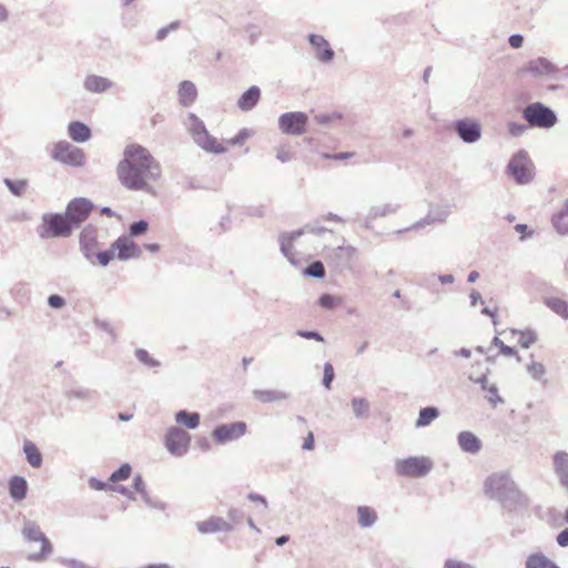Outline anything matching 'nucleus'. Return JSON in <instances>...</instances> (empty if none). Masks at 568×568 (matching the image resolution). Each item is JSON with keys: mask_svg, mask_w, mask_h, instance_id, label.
<instances>
[{"mask_svg": "<svg viewBox=\"0 0 568 568\" xmlns=\"http://www.w3.org/2000/svg\"><path fill=\"white\" fill-rule=\"evenodd\" d=\"M116 175L125 189L150 192L161 180L162 169L150 150L141 144L130 143L118 163Z\"/></svg>", "mask_w": 568, "mask_h": 568, "instance_id": "1", "label": "nucleus"}, {"mask_svg": "<svg viewBox=\"0 0 568 568\" xmlns=\"http://www.w3.org/2000/svg\"><path fill=\"white\" fill-rule=\"evenodd\" d=\"M141 254V247L130 236H120L109 250L97 253L95 257L100 265L106 266L115 257L126 261L138 258Z\"/></svg>", "mask_w": 568, "mask_h": 568, "instance_id": "2", "label": "nucleus"}, {"mask_svg": "<svg viewBox=\"0 0 568 568\" xmlns=\"http://www.w3.org/2000/svg\"><path fill=\"white\" fill-rule=\"evenodd\" d=\"M187 129L194 142L206 152L215 154L226 152V148L207 132L204 123L193 113L187 115Z\"/></svg>", "mask_w": 568, "mask_h": 568, "instance_id": "3", "label": "nucleus"}, {"mask_svg": "<svg viewBox=\"0 0 568 568\" xmlns=\"http://www.w3.org/2000/svg\"><path fill=\"white\" fill-rule=\"evenodd\" d=\"M74 226L67 217L59 213L45 214L39 227V235L42 239L67 237L72 233Z\"/></svg>", "mask_w": 568, "mask_h": 568, "instance_id": "4", "label": "nucleus"}, {"mask_svg": "<svg viewBox=\"0 0 568 568\" xmlns=\"http://www.w3.org/2000/svg\"><path fill=\"white\" fill-rule=\"evenodd\" d=\"M22 534L29 542L39 544V550L29 555V560H43L52 552V545L41 531L39 526L33 523L26 524Z\"/></svg>", "mask_w": 568, "mask_h": 568, "instance_id": "5", "label": "nucleus"}, {"mask_svg": "<svg viewBox=\"0 0 568 568\" xmlns=\"http://www.w3.org/2000/svg\"><path fill=\"white\" fill-rule=\"evenodd\" d=\"M523 115L531 126L538 128H550L557 121L555 113L539 102L531 103L526 106Z\"/></svg>", "mask_w": 568, "mask_h": 568, "instance_id": "6", "label": "nucleus"}, {"mask_svg": "<svg viewBox=\"0 0 568 568\" xmlns=\"http://www.w3.org/2000/svg\"><path fill=\"white\" fill-rule=\"evenodd\" d=\"M432 462L426 457H409L397 460L396 473L406 477H422L432 469Z\"/></svg>", "mask_w": 568, "mask_h": 568, "instance_id": "7", "label": "nucleus"}, {"mask_svg": "<svg viewBox=\"0 0 568 568\" xmlns=\"http://www.w3.org/2000/svg\"><path fill=\"white\" fill-rule=\"evenodd\" d=\"M308 116L304 112H287L278 118L280 130L290 135H302L306 132Z\"/></svg>", "mask_w": 568, "mask_h": 568, "instance_id": "8", "label": "nucleus"}, {"mask_svg": "<svg viewBox=\"0 0 568 568\" xmlns=\"http://www.w3.org/2000/svg\"><path fill=\"white\" fill-rule=\"evenodd\" d=\"M51 155L54 160L73 166H80L84 162L83 152L65 141L55 143Z\"/></svg>", "mask_w": 568, "mask_h": 568, "instance_id": "9", "label": "nucleus"}, {"mask_svg": "<svg viewBox=\"0 0 568 568\" xmlns=\"http://www.w3.org/2000/svg\"><path fill=\"white\" fill-rule=\"evenodd\" d=\"M508 171L517 183H527L532 178V163L524 152L515 154L508 163Z\"/></svg>", "mask_w": 568, "mask_h": 568, "instance_id": "10", "label": "nucleus"}, {"mask_svg": "<svg viewBox=\"0 0 568 568\" xmlns=\"http://www.w3.org/2000/svg\"><path fill=\"white\" fill-rule=\"evenodd\" d=\"M93 210V204L84 199L77 197L69 202L65 209V215L74 227L83 223Z\"/></svg>", "mask_w": 568, "mask_h": 568, "instance_id": "11", "label": "nucleus"}, {"mask_svg": "<svg viewBox=\"0 0 568 568\" xmlns=\"http://www.w3.org/2000/svg\"><path fill=\"white\" fill-rule=\"evenodd\" d=\"M190 442V435L181 428L172 427L165 435V447L173 455L181 456L185 454L189 449Z\"/></svg>", "mask_w": 568, "mask_h": 568, "instance_id": "12", "label": "nucleus"}, {"mask_svg": "<svg viewBox=\"0 0 568 568\" xmlns=\"http://www.w3.org/2000/svg\"><path fill=\"white\" fill-rule=\"evenodd\" d=\"M245 432L246 424L244 422H235L219 426L214 430L213 436L216 440L225 443L240 438Z\"/></svg>", "mask_w": 568, "mask_h": 568, "instance_id": "13", "label": "nucleus"}, {"mask_svg": "<svg viewBox=\"0 0 568 568\" xmlns=\"http://www.w3.org/2000/svg\"><path fill=\"white\" fill-rule=\"evenodd\" d=\"M515 483L505 475H494L488 478L486 483V489L491 495V497L503 498L504 490L511 491L515 490Z\"/></svg>", "mask_w": 568, "mask_h": 568, "instance_id": "14", "label": "nucleus"}, {"mask_svg": "<svg viewBox=\"0 0 568 568\" xmlns=\"http://www.w3.org/2000/svg\"><path fill=\"white\" fill-rule=\"evenodd\" d=\"M456 130L459 136L468 143L475 142L480 138V125L475 121L463 120L456 123Z\"/></svg>", "mask_w": 568, "mask_h": 568, "instance_id": "15", "label": "nucleus"}, {"mask_svg": "<svg viewBox=\"0 0 568 568\" xmlns=\"http://www.w3.org/2000/svg\"><path fill=\"white\" fill-rule=\"evenodd\" d=\"M310 42L316 50V55L321 61L329 62L333 59L334 52L322 36L311 34Z\"/></svg>", "mask_w": 568, "mask_h": 568, "instance_id": "16", "label": "nucleus"}, {"mask_svg": "<svg viewBox=\"0 0 568 568\" xmlns=\"http://www.w3.org/2000/svg\"><path fill=\"white\" fill-rule=\"evenodd\" d=\"M196 527L202 534H212L231 529L230 524L221 517H211L206 520L199 521Z\"/></svg>", "mask_w": 568, "mask_h": 568, "instance_id": "17", "label": "nucleus"}, {"mask_svg": "<svg viewBox=\"0 0 568 568\" xmlns=\"http://www.w3.org/2000/svg\"><path fill=\"white\" fill-rule=\"evenodd\" d=\"M178 98L183 106L192 105L197 98L195 84L191 81H182L178 89Z\"/></svg>", "mask_w": 568, "mask_h": 568, "instance_id": "18", "label": "nucleus"}, {"mask_svg": "<svg viewBox=\"0 0 568 568\" xmlns=\"http://www.w3.org/2000/svg\"><path fill=\"white\" fill-rule=\"evenodd\" d=\"M554 467L560 484L568 489V453H556L554 455Z\"/></svg>", "mask_w": 568, "mask_h": 568, "instance_id": "19", "label": "nucleus"}, {"mask_svg": "<svg viewBox=\"0 0 568 568\" xmlns=\"http://www.w3.org/2000/svg\"><path fill=\"white\" fill-rule=\"evenodd\" d=\"M458 444L464 452L476 454L481 448V443L476 435L470 432H462L458 435Z\"/></svg>", "mask_w": 568, "mask_h": 568, "instance_id": "20", "label": "nucleus"}, {"mask_svg": "<svg viewBox=\"0 0 568 568\" xmlns=\"http://www.w3.org/2000/svg\"><path fill=\"white\" fill-rule=\"evenodd\" d=\"M260 97V89L253 85L240 97L237 106L243 111H248L257 104Z\"/></svg>", "mask_w": 568, "mask_h": 568, "instance_id": "21", "label": "nucleus"}, {"mask_svg": "<svg viewBox=\"0 0 568 568\" xmlns=\"http://www.w3.org/2000/svg\"><path fill=\"white\" fill-rule=\"evenodd\" d=\"M132 468L129 464H123L118 470H115L109 478V483L112 485V489L120 491L123 495H130L128 489L119 488L118 485L122 480H126L131 476Z\"/></svg>", "mask_w": 568, "mask_h": 568, "instance_id": "22", "label": "nucleus"}, {"mask_svg": "<svg viewBox=\"0 0 568 568\" xmlns=\"http://www.w3.org/2000/svg\"><path fill=\"white\" fill-rule=\"evenodd\" d=\"M81 250L87 257H91L98 246L97 234L93 230L85 229L80 235Z\"/></svg>", "mask_w": 568, "mask_h": 568, "instance_id": "23", "label": "nucleus"}, {"mask_svg": "<svg viewBox=\"0 0 568 568\" xmlns=\"http://www.w3.org/2000/svg\"><path fill=\"white\" fill-rule=\"evenodd\" d=\"M69 136L75 142H85L91 136L90 129L82 122L74 121L68 126Z\"/></svg>", "mask_w": 568, "mask_h": 568, "instance_id": "24", "label": "nucleus"}, {"mask_svg": "<svg viewBox=\"0 0 568 568\" xmlns=\"http://www.w3.org/2000/svg\"><path fill=\"white\" fill-rule=\"evenodd\" d=\"M28 490L27 480L21 476H13L9 481V493L14 500H22Z\"/></svg>", "mask_w": 568, "mask_h": 568, "instance_id": "25", "label": "nucleus"}, {"mask_svg": "<svg viewBox=\"0 0 568 568\" xmlns=\"http://www.w3.org/2000/svg\"><path fill=\"white\" fill-rule=\"evenodd\" d=\"M84 87L90 92L100 93L111 87V82L106 78L99 75H89L84 81Z\"/></svg>", "mask_w": 568, "mask_h": 568, "instance_id": "26", "label": "nucleus"}, {"mask_svg": "<svg viewBox=\"0 0 568 568\" xmlns=\"http://www.w3.org/2000/svg\"><path fill=\"white\" fill-rule=\"evenodd\" d=\"M23 452L26 454L28 463L34 467L39 468L42 464V455L39 448L30 440H26L23 445Z\"/></svg>", "mask_w": 568, "mask_h": 568, "instance_id": "27", "label": "nucleus"}, {"mask_svg": "<svg viewBox=\"0 0 568 568\" xmlns=\"http://www.w3.org/2000/svg\"><path fill=\"white\" fill-rule=\"evenodd\" d=\"M510 334L514 338H516L517 343L523 348H528L530 345H532L537 341V334L531 329H525V331L511 329Z\"/></svg>", "mask_w": 568, "mask_h": 568, "instance_id": "28", "label": "nucleus"}, {"mask_svg": "<svg viewBox=\"0 0 568 568\" xmlns=\"http://www.w3.org/2000/svg\"><path fill=\"white\" fill-rule=\"evenodd\" d=\"M253 135H254V131L253 130L244 128V129L240 130L239 133L234 138L229 139L225 142H221V143L226 148V150L229 148L242 146Z\"/></svg>", "mask_w": 568, "mask_h": 568, "instance_id": "29", "label": "nucleus"}, {"mask_svg": "<svg viewBox=\"0 0 568 568\" xmlns=\"http://www.w3.org/2000/svg\"><path fill=\"white\" fill-rule=\"evenodd\" d=\"M526 568H558L542 554H531L526 561Z\"/></svg>", "mask_w": 568, "mask_h": 568, "instance_id": "30", "label": "nucleus"}, {"mask_svg": "<svg viewBox=\"0 0 568 568\" xmlns=\"http://www.w3.org/2000/svg\"><path fill=\"white\" fill-rule=\"evenodd\" d=\"M554 226L561 234L568 233V200L562 209L552 219Z\"/></svg>", "mask_w": 568, "mask_h": 568, "instance_id": "31", "label": "nucleus"}, {"mask_svg": "<svg viewBox=\"0 0 568 568\" xmlns=\"http://www.w3.org/2000/svg\"><path fill=\"white\" fill-rule=\"evenodd\" d=\"M175 420L179 424L185 425L187 428L194 429L200 424V415L197 413H187L185 410H181L176 413Z\"/></svg>", "mask_w": 568, "mask_h": 568, "instance_id": "32", "label": "nucleus"}, {"mask_svg": "<svg viewBox=\"0 0 568 568\" xmlns=\"http://www.w3.org/2000/svg\"><path fill=\"white\" fill-rule=\"evenodd\" d=\"M438 409L435 407H425L420 409L419 416L416 420V427H424L429 425L433 420L438 417Z\"/></svg>", "mask_w": 568, "mask_h": 568, "instance_id": "33", "label": "nucleus"}, {"mask_svg": "<svg viewBox=\"0 0 568 568\" xmlns=\"http://www.w3.org/2000/svg\"><path fill=\"white\" fill-rule=\"evenodd\" d=\"M357 514H358V523L363 527H368V526L373 525L377 518L375 510L367 506L358 507Z\"/></svg>", "mask_w": 568, "mask_h": 568, "instance_id": "34", "label": "nucleus"}, {"mask_svg": "<svg viewBox=\"0 0 568 568\" xmlns=\"http://www.w3.org/2000/svg\"><path fill=\"white\" fill-rule=\"evenodd\" d=\"M546 305L564 318H568V303L559 297L546 300Z\"/></svg>", "mask_w": 568, "mask_h": 568, "instance_id": "35", "label": "nucleus"}, {"mask_svg": "<svg viewBox=\"0 0 568 568\" xmlns=\"http://www.w3.org/2000/svg\"><path fill=\"white\" fill-rule=\"evenodd\" d=\"M528 71L536 74L549 73L552 71V64L546 59L538 58L529 62Z\"/></svg>", "mask_w": 568, "mask_h": 568, "instance_id": "36", "label": "nucleus"}, {"mask_svg": "<svg viewBox=\"0 0 568 568\" xmlns=\"http://www.w3.org/2000/svg\"><path fill=\"white\" fill-rule=\"evenodd\" d=\"M487 372L488 368L485 365L477 363L476 369L470 371L468 373V376L471 381L480 383L483 385V388H486Z\"/></svg>", "mask_w": 568, "mask_h": 568, "instance_id": "37", "label": "nucleus"}, {"mask_svg": "<svg viewBox=\"0 0 568 568\" xmlns=\"http://www.w3.org/2000/svg\"><path fill=\"white\" fill-rule=\"evenodd\" d=\"M254 396L262 403H271L285 398V395H283L282 393L265 389L255 390Z\"/></svg>", "mask_w": 568, "mask_h": 568, "instance_id": "38", "label": "nucleus"}, {"mask_svg": "<svg viewBox=\"0 0 568 568\" xmlns=\"http://www.w3.org/2000/svg\"><path fill=\"white\" fill-rule=\"evenodd\" d=\"M342 302L343 301H342L341 297H336V296H333V295H329V294H323L318 298V305L321 307H323V308H326V310H333L336 306L341 305Z\"/></svg>", "mask_w": 568, "mask_h": 568, "instance_id": "39", "label": "nucleus"}, {"mask_svg": "<svg viewBox=\"0 0 568 568\" xmlns=\"http://www.w3.org/2000/svg\"><path fill=\"white\" fill-rule=\"evenodd\" d=\"M368 403L362 398H356L352 403V407L356 416L366 415L368 412Z\"/></svg>", "mask_w": 568, "mask_h": 568, "instance_id": "40", "label": "nucleus"}, {"mask_svg": "<svg viewBox=\"0 0 568 568\" xmlns=\"http://www.w3.org/2000/svg\"><path fill=\"white\" fill-rule=\"evenodd\" d=\"M6 184L11 190V192L16 195H21L27 187V182L24 180H19V181L6 180Z\"/></svg>", "mask_w": 568, "mask_h": 568, "instance_id": "41", "label": "nucleus"}, {"mask_svg": "<svg viewBox=\"0 0 568 568\" xmlns=\"http://www.w3.org/2000/svg\"><path fill=\"white\" fill-rule=\"evenodd\" d=\"M528 372L530 373V375L536 378V379H540L544 377L545 373H546V368L544 366V364L539 363V362H532L529 366H528Z\"/></svg>", "mask_w": 568, "mask_h": 568, "instance_id": "42", "label": "nucleus"}, {"mask_svg": "<svg viewBox=\"0 0 568 568\" xmlns=\"http://www.w3.org/2000/svg\"><path fill=\"white\" fill-rule=\"evenodd\" d=\"M306 274L314 277H323L325 275V268L322 262H314L306 268Z\"/></svg>", "mask_w": 568, "mask_h": 568, "instance_id": "43", "label": "nucleus"}, {"mask_svg": "<svg viewBox=\"0 0 568 568\" xmlns=\"http://www.w3.org/2000/svg\"><path fill=\"white\" fill-rule=\"evenodd\" d=\"M148 223L145 221L134 222L130 225V237L139 236L148 231Z\"/></svg>", "mask_w": 568, "mask_h": 568, "instance_id": "44", "label": "nucleus"}, {"mask_svg": "<svg viewBox=\"0 0 568 568\" xmlns=\"http://www.w3.org/2000/svg\"><path fill=\"white\" fill-rule=\"evenodd\" d=\"M487 390V400L495 407L497 404L501 403L503 399L498 395V389L496 386L491 385L489 387L486 386L485 388Z\"/></svg>", "mask_w": 568, "mask_h": 568, "instance_id": "45", "label": "nucleus"}, {"mask_svg": "<svg viewBox=\"0 0 568 568\" xmlns=\"http://www.w3.org/2000/svg\"><path fill=\"white\" fill-rule=\"evenodd\" d=\"M334 379V367L332 364L329 363H326L324 365V376H323V384L324 386L329 389L331 388V384Z\"/></svg>", "mask_w": 568, "mask_h": 568, "instance_id": "46", "label": "nucleus"}, {"mask_svg": "<svg viewBox=\"0 0 568 568\" xmlns=\"http://www.w3.org/2000/svg\"><path fill=\"white\" fill-rule=\"evenodd\" d=\"M495 345L499 346L500 354L505 356H515L517 352L514 347L505 345L500 339L495 338Z\"/></svg>", "mask_w": 568, "mask_h": 568, "instance_id": "47", "label": "nucleus"}, {"mask_svg": "<svg viewBox=\"0 0 568 568\" xmlns=\"http://www.w3.org/2000/svg\"><path fill=\"white\" fill-rule=\"evenodd\" d=\"M180 23L179 22H172L171 24H169L168 27H164L162 29H160L156 33V39L158 40H163L165 39V37L169 34L170 31H173V30H176L179 28Z\"/></svg>", "mask_w": 568, "mask_h": 568, "instance_id": "48", "label": "nucleus"}, {"mask_svg": "<svg viewBox=\"0 0 568 568\" xmlns=\"http://www.w3.org/2000/svg\"><path fill=\"white\" fill-rule=\"evenodd\" d=\"M48 302L54 308H60L64 305V300L59 295H51Z\"/></svg>", "mask_w": 568, "mask_h": 568, "instance_id": "49", "label": "nucleus"}, {"mask_svg": "<svg viewBox=\"0 0 568 568\" xmlns=\"http://www.w3.org/2000/svg\"><path fill=\"white\" fill-rule=\"evenodd\" d=\"M298 335L304 337V338H307V339H315L317 342H323V337L316 333V332H305V331H301L298 332Z\"/></svg>", "mask_w": 568, "mask_h": 568, "instance_id": "50", "label": "nucleus"}, {"mask_svg": "<svg viewBox=\"0 0 568 568\" xmlns=\"http://www.w3.org/2000/svg\"><path fill=\"white\" fill-rule=\"evenodd\" d=\"M353 155H354V153H351V152H343V153H337V154H334V155H329L327 153H324L323 158H325V159H334V160H346V159H351Z\"/></svg>", "mask_w": 568, "mask_h": 568, "instance_id": "51", "label": "nucleus"}, {"mask_svg": "<svg viewBox=\"0 0 568 568\" xmlns=\"http://www.w3.org/2000/svg\"><path fill=\"white\" fill-rule=\"evenodd\" d=\"M523 42H524V38L520 36V34H513L510 38H509V44L515 48V49H518L523 45Z\"/></svg>", "mask_w": 568, "mask_h": 568, "instance_id": "52", "label": "nucleus"}, {"mask_svg": "<svg viewBox=\"0 0 568 568\" xmlns=\"http://www.w3.org/2000/svg\"><path fill=\"white\" fill-rule=\"evenodd\" d=\"M525 130H526V126L523 125V124H516V123H510L509 124V132L513 135H520V134L524 133Z\"/></svg>", "mask_w": 568, "mask_h": 568, "instance_id": "53", "label": "nucleus"}, {"mask_svg": "<svg viewBox=\"0 0 568 568\" xmlns=\"http://www.w3.org/2000/svg\"><path fill=\"white\" fill-rule=\"evenodd\" d=\"M303 448L306 450H312L314 448V435L312 432H308L307 436L305 437Z\"/></svg>", "mask_w": 568, "mask_h": 568, "instance_id": "54", "label": "nucleus"}, {"mask_svg": "<svg viewBox=\"0 0 568 568\" xmlns=\"http://www.w3.org/2000/svg\"><path fill=\"white\" fill-rule=\"evenodd\" d=\"M557 541L561 547L568 546V528L564 529L558 536Z\"/></svg>", "mask_w": 568, "mask_h": 568, "instance_id": "55", "label": "nucleus"}, {"mask_svg": "<svg viewBox=\"0 0 568 568\" xmlns=\"http://www.w3.org/2000/svg\"><path fill=\"white\" fill-rule=\"evenodd\" d=\"M282 251L291 261H293V244H292V242H288L287 244H283Z\"/></svg>", "mask_w": 568, "mask_h": 568, "instance_id": "56", "label": "nucleus"}, {"mask_svg": "<svg viewBox=\"0 0 568 568\" xmlns=\"http://www.w3.org/2000/svg\"><path fill=\"white\" fill-rule=\"evenodd\" d=\"M277 158L282 161V162H285V161H288L291 159V153L288 151H280L277 153Z\"/></svg>", "mask_w": 568, "mask_h": 568, "instance_id": "57", "label": "nucleus"}, {"mask_svg": "<svg viewBox=\"0 0 568 568\" xmlns=\"http://www.w3.org/2000/svg\"><path fill=\"white\" fill-rule=\"evenodd\" d=\"M515 230L521 234L520 239H525L526 236V231H527V225L526 224H517L515 226Z\"/></svg>", "mask_w": 568, "mask_h": 568, "instance_id": "58", "label": "nucleus"}, {"mask_svg": "<svg viewBox=\"0 0 568 568\" xmlns=\"http://www.w3.org/2000/svg\"><path fill=\"white\" fill-rule=\"evenodd\" d=\"M134 487H135L136 491H139V493L143 491V481L140 476H136L134 478Z\"/></svg>", "mask_w": 568, "mask_h": 568, "instance_id": "59", "label": "nucleus"}, {"mask_svg": "<svg viewBox=\"0 0 568 568\" xmlns=\"http://www.w3.org/2000/svg\"><path fill=\"white\" fill-rule=\"evenodd\" d=\"M67 565L69 568H87L84 564L79 562L77 560H69Z\"/></svg>", "mask_w": 568, "mask_h": 568, "instance_id": "60", "label": "nucleus"}, {"mask_svg": "<svg viewBox=\"0 0 568 568\" xmlns=\"http://www.w3.org/2000/svg\"><path fill=\"white\" fill-rule=\"evenodd\" d=\"M8 19V11L3 4L0 3V22H3Z\"/></svg>", "mask_w": 568, "mask_h": 568, "instance_id": "61", "label": "nucleus"}, {"mask_svg": "<svg viewBox=\"0 0 568 568\" xmlns=\"http://www.w3.org/2000/svg\"><path fill=\"white\" fill-rule=\"evenodd\" d=\"M91 486L95 489H105L106 487H111L112 488V485L109 483H92Z\"/></svg>", "mask_w": 568, "mask_h": 568, "instance_id": "62", "label": "nucleus"}, {"mask_svg": "<svg viewBox=\"0 0 568 568\" xmlns=\"http://www.w3.org/2000/svg\"><path fill=\"white\" fill-rule=\"evenodd\" d=\"M141 568H170V566L166 564H151Z\"/></svg>", "mask_w": 568, "mask_h": 568, "instance_id": "63", "label": "nucleus"}, {"mask_svg": "<svg viewBox=\"0 0 568 568\" xmlns=\"http://www.w3.org/2000/svg\"><path fill=\"white\" fill-rule=\"evenodd\" d=\"M446 568H468L466 565L459 562H448Z\"/></svg>", "mask_w": 568, "mask_h": 568, "instance_id": "64", "label": "nucleus"}]
</instances>
